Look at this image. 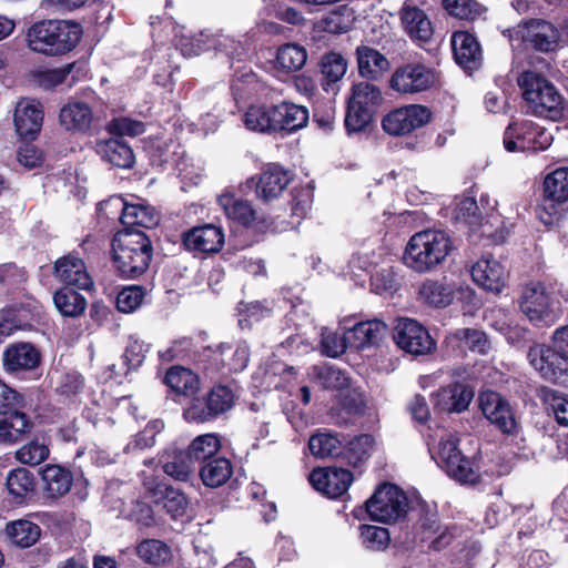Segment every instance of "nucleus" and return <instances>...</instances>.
I'll list each match as a JSON object with an SVG mask.
<instances>
[{
    "mask_svg": "<svg viewBox=\"0 0 568 568\" xmlns=\"http://www.w3.org/2000/svg\"><path fill=\"white\" fill-rule=\"evenodd\" d=\"M453 248V239L446 231L423 230L408 240L403 262L416 273H429L446 262Z\"/></svg>",
    "mask_w": 568,
    "mask_h": 568,
    "instance_id": "f257e3e1",
    "label": "nucleus"
},
{
    "mask_svg": "<svg viewBox=\"0 0 568 568\" xmlns=\"http://www.w3.org/2000/svg\"><path fill=\"white\" fill-rule=\"evenodd\" d=\"M242 121L247 130L258 133L295 131L307 123L308 110L288 102L252 104L243 113Z\"/></svg>",
    "mask_w": 568,
    "mask_h": 568,
    "instance_id": "f03ea898",
    "label": "nucleus"
},
{
    "mask_svg": "<svg viewBox=\"0 0 568 568\" xmlns=\"http://www.w3.org/2000/svg\"><path fill=\"white\" fill-rule=\"evenodd\" d=\"M113 263L120 276L136 278L145 273L152 260L153 247L142 231L118 232L112 241Z\"/></svg>",
    "mask_w": 568,
    "mask_h": 568,
    "instance_id": "7ed1b4c3",
    "label": "nucleus"
},
{
    "mask_svg": "<svg viewBox=\"0 0 568 568\" xmlns=\"http://www.w3.org/2000/svg\"><path fill=\"white\" fill-rule=\"evenodd\" d=\"M82 37L80 24L64 20H43L27 33L29 48L45 55H60L73 50Z\"/></svg>",
    "mask_w": 568,
    "mask_h": 568,
    "instance_id": "20e7f679",
    "label": "nucleus"
},
{
    "mask_svg": "<svg viewBox=\"0 0 568 568\" xmlns=\"http://www.w3.org/2000/svg\"><path fill=\"white\" fill-rule=\"evenodd\" d=\"M518 84L532 114L551 120H558L565 115L564 97L545 77L534 71H526L518 78Z\"/></svg>",
    "mask_w": 568,
    "mask_h": 568,
    "instance_id": "39448f33",
    "label": "nucleus"
},
{
    "mask_svg": "<svg viewBox=\"0 0 568 568\" xmlns=\"http://www.w3.org/2000/svg\"><path fill=\"white\" fill-rule=\"evenodd\" d=\"M438 440L428 442L432 458L447 475L462 484H476L479 480L477 465L463 456L458 449V439L444 428L438 429Z\"/></svg>",
    "mask_w": 568,
    "mask_h": 568,
    "instance_id": "423d86ee",
    "label": "nucleus"
},
{
    "mask_svg": "<svg viewBox=\"0 0 568 568\" xmlns=\"http://www.w3.org/2000/svg\"><path fill=\"white\" fill-rule=\"evenodd\" d=\"M365 506L373 520L394 524L406 517L409 501L402 488L390 483H383L377 486Z\"/></svg>",
    "mask_w": 568,
    "mask_h": 568,
    "instance_id": "0eeeda50",
    "label": "nucleus"
},
{
    "mask_svg": "<svg viewBox=\"0 0 568 568\" xmlns=\"http://www.w3.org/2000/svg\"><path fill=\"white\" fill-rule=\"evenodd\" d=\"M552 141L551 132L526 119L513 121L504 133V146L508 152L544 151Z\"/></svg>",
    "mask_w": 568,
    "mask_h": 568,
    "instance_id": "6e6552de",
    "label": "nucleus"
},
{
    "mask_svg": "<svg viewBox=\"0 0 568 568\" xmlns=\"http://www.w3.org/2000/svg\"><path fill=\"white\" fill-rule=\"evenodd\" d=\"M519 306L523 314L537 326L554 324L560 313L559 302L541 283H530L524 288Z\"/></svg>",
    "mask_w": 568,
    "mask_h": 568,
    "instance_id": "1a4fd4ad",
    "label": "nucleus"
},
{
    "mask_svg": "<svg viewBox=\"0 0 568 568\" xmlns=\"http://www.w3.org/2000/svg\"><path fill=\"white\" fill-rule=\"evenodd\" d=\"M529 364L549 382L568 386V364L556 352L555 345H532L527 354Z\"/></svg>",
    "mask_w": 568,
    "mask_h": 568,
    "instance_id": "9d476101",
    "label": "nucleus"
},
{
    "mask_svg": "<svg viewBox=\"0 0 568 568\" xmlns=\"http://www.w3.org/2000/svg\"><path fill=\"white\" fill-rule=\"evenodd\" d=\"M483 415L506 435L518 433L519 424L510 404L497 392L484 390L478 396Z\"/></svg>",
    "mask_w": 568,
    "mask_h": 568,
    "instance_id": "9b49d317",
    "label": "nucleus"
},
{
    "mask_svg": "<svg viewBox=\"0 0 568 568\" xmlns=\"http://www.w3.org/2000/svg\"><path fill=\"white\" fill-rule=\"evenodd\" d=\"M393 338L400 349L415 356L429 354L436 346L428 331L417 321L410 318L397 321Z\"/></svg>",
    "mask_w": 568,
    "mask_h": 568,
    "instance_id": "f8f14e48",
    "label": "nucleus"
},
{
    "mask_svg": "<svg viewBox=\"0 0 568 568\" xmlns=\"http://www.w3.org/2000/svg\"><path fill=\"white\" fill-rule=\"evenodd\" d=\"M430 119L429 110L419 104L395 109L382 120V126L390 135H405L422 128Z\"/></svg>",
    "mask_w": 568,
    "mask_h": 568,
    "instance_id": "ddd939ff",
    "label": "nucleus"
},
{
    "mask_svg": "<svg viewBox=\"0 0 568 568\" xmlns=\"http://www.w3.org/2000/svg\"><path fill=\"white\" fill-rule=\"evenodd\" d=\"M436 80L432 69L422 63H407L394 71L389 84L399 93H418L429 89Z\"/></svg>",
    "mask_w": 568,
    "mask_h": 568,
    "instance_id": "4468645a",
    "label": "nucleus"
},
{
    "mask_svg": "<svg viewBox=\"0 0 568 568\" xmlns=\"http://www.w3.org/2000/svg\"><path fill=\"white\" fill-rule=\"evenodd\" d=\"M217 203L229 220L257 232L275 231L267 219L257 215L248 201L224 193L217 197Z\"/></svg>",
    "mask_w": 568,
    "mask_h": 568,
    "instance_id": "2eb2a0df",
    "label": "nucleus"
},
{
    "mask_svg": "<svg viewBox=\"0 0 568 568\" xmlns=\"http://www.w3.org/2000/svg\"><path fill=\"white\" fill-rule=\"evenodd\" d=\"M354 480L353 473L343 467L315 468L310 474L312 486L329 498L344 495Z\"/></svg>",
    "mask_w": 568,
    "mask_h": 568,
    "instance_id": "dca6fc26",
    "label": "nucleus"
},
{
    "mask_svg": "<svg viewBox=\"0 0 568 568\" xmlns=\"http://www.w3.org/2000/svg\"><path fill=\"white\" fill-rule=\"evenodd\" d=\"M470 274L478 286L494 293H500L508 278L505 266L489 254L483 255L471 265Z\"/></svg>",
    "mask_w": 568,
    "mask_h": 568,
    "instance_id": "f3484780",
    "label": "nucleus"
},
{
    "mask_svg": "<svg viewBox=\"0 0 568 568\" xmlns=\"http://www.w3.org/2000/svg\"><path fill=\"white\" fill-rule=\"evenodd\" d=\"M516 33L524 42L541 52L555 50L560 37L554 24L541 19L525 21L517 27Z\"/></svg>",
    "mask_w": 568,
    "mask_h": 568,
    "instance_id": "a211bd4d",
    "label": "nucleus"
},
{
    "mask_svg": "<svg viewBox=\"0 0 568 568\" xmlns=\"http://www.w3.org/2000/svg\"><path fill=\"white\" fill-rule=\"evenodd\" d=\"M53 274L67 287L74 286L85 291L93 287L87 265L78 254L69 253L58 258L53 265Z\"/></svg>",
    "mask_w": 568,
    "mask_h": 568,
    "instance_id": "6ab92c4d",
    "label": "nucleus"
},
{
    "mask_svg": "<svg viewBox=\"0 0 568 568\" xmlns=\"http://www.w3.org/2000/svg\"><path fill=\"white\" fill-rule=\"evenodd\" d=\"M182 242L192 252L217 253L224 245V232L213 224L194 226L183 234Z\"/></svg>",
    "mask_w": 568,
    "mask_h": 568,
    "instance_id": "aec40b11",
    "label": "nucleus"
},
{
    "mask_svg": "<svg viewBox=\"0 0 568 568\" xmlns=\"http://www.w3.org/2000/svg\"><path fill=\"white\" fill-rule=\"evenodd\" d=\"M474 397V390L464 383H453L433 395L434 408L440 413H462Z\"/></svg>",
    "mask_w": 568,
    "mask_h": 568,
    "instance_id": "412c9836",
    "label": "nucleus"
},
{
    "mask_svg": "<svg viewBox=\"0 0 568 568\" xmlns=\"http://www.w3.org/2000/svg\"><path fill=\"white\" fill-rule=\"evenodd\" d=\"M104 205L114 207L120 212V221L123 225L131 227L143 226L151 229L160 221L159 213L146 204H128L121 197H114Z\"/></svg>",
    "mask_w": 568,
    "mask_h": 568,
    "instance_id": "4be33fe9",
    "label": "nucleus"
},
{
    "mask_svg": "<svg viewBox=\"0 0 568 568\" xmlns=\"http://www.w3.org/2000/svg\"><path fill=\"white\" fill-rule=\"evenodd\" d=\"M383 102L382 91L376 84L357 83V132L375 122Z\"/></svg>",
    "mask_w": 568,
    "mask_h": 568,
    "instance_id": "5701e85b",
    "label": "nucleus"
},
{
    "mask_svg": "<svg viewBox=\"0 0 568 568\" xmlns=\"http://www.w3.org/2000/svg\"><path fill=\"white\" fill-rule=\"evenodd\" d=\"M40 362V352L30 343L11 344L2 355L3 368L9 374L32 371L39 366Z\"/></svg>",
    "mask_w": 568,
    "mask_h": 568,
    "instance_id": "b1692460",
    "label": "nucleus"
},
{
    "mask_svg": "<svg viewBox=\"0 0 568 568\" xmlns=\"http://www.w3.org/2000/svg\"><path fill=\"white\" fill-rule=\"evenodd\" d=\"M452 48L456 62L466 71L480 67L483 53L477 39L467 31H456L452 37Z\"/></svg>",
    "mask_w": 568,
    "mask_h": 568,
    "instance_id": "393cba45",
    "label": "nucleus"
},
{
    "mask_svg": "<svg viewBox=\"0 0 568 568\" xmlns=\"http://www.w3.org/2000/svg\"><path fill=\"white\" fill-rule=\"evenodd\" d=\"M400 22L405 32L414 42L425 43L430 40L434 33L427 14L410 1H406L400 9Z\"/></svg>",
    "mask_w": 568,
    "mask_h": 568,
    "instance_id": "a878e982",
    "label": "nucleus"
},
{
    "mask_svg": "<svg viewBox=\"0 0 568 568\" xmlns=\"http://www.w3.org/2000/svg\"><path fill=\"white\" fill-rule=\"evenodd\" d=\"M43 110L36 100H21L14 110L16 131L21 138H33L41 130Z\"/></svg>",
    "mask_w": 568,
    "mask_h": 568,
    "instance_id": "bb28decb",
    "label": "nucleus"
},
{
    "mask_svg": "<svg viewBox=\"0 0 568 568\" xmlns=\"http://www.w3.org/2000/svg\"><path fill=\"white\" fill-rule=\"evenodd\" d=\"M10 412H0V442L17 443L30 433L32 422L20 408H9Z\"/></svg>",
    "mask_w": 568,
    "mask_h": 568,
    "instance_id": "cd10ccee",
    "label": "nucleus"
},
{
    "mask_svg": "<svg viewBox=\"0 0 568 568\" xmlns=\"http://www.w3.org/2000/svg\"><path fill=\"white\" fill-rule=\"evenodd\" d=\"M446 343L459 353L470 351L484 355L490 349V343L486 334L476 328L455 329L447 335Z\"/></svg>",
    "mask_w": 568,
    "mask_h": 568,
    "instance_id": "c85d7f7f",
    "label": "nucleus"
},
{
    "mask_svg": "<svg viewBox=\"0 0 568 568\" xmlns=\"http://www.w3.org/2000/svg\"><path fill=\"white\" fill-rule=\"evenodd\" d=\"M288 183V173L280 165L271 164L260 175L256 194L265 202L274 200L281 195Z\"/></svg>",
    "mask_w": 568,
    "mask_h": 568,
    "instance_id": "c756f323",
    "label": "nucleus"
},
{
    "mask_svg": "<svg viewBox=\"0 0 568 568\" xmlns=\"http://www.w3.org/2000/svg\"><path fill=\"white\" fill-rule=\"evenodd\" d=\"M60 123L68 131H88L95 116L92 108L82 101H70L60 111Z\"/></svg>",
    "mask_w": 568,
    "mask_h": 568,
    "instance_id": "7c9ffc66",
    "label": "nucleus"
},
{
    "mask_svg": "<svg viewBox=\"0 0 568 568\" xmlns=\"http://www.w3.org/2000/svg\"><path fill=\"white\" fill-rule=\"evenodd\" d=\"M41 479L45 496L52 499L69 493L73 483L72 474L59 465H47L42 469Z\"/></svg>",
    "mask_w": 568,
    "mask_h": 568,
    "instance_id": "2f4dec72",
    "label": "nucleus"
},
{
    "mask_svg": "<svg viewBox=\"0 0 568 568\" xmlns=\"http://www.w3.org/2000/svg\"><path fill=\"white\" fill-rule=\"evenodd\" d=\"M97 152L103 161L120 169H130L134 164V154L131 146L120 139L99 141Z\"/></svg>",
    "mask_w": 568,
    "mask_h": 568,
    "instance_id": "473e14b6",
    "label": "nucleus"
},
{
    "mask_svg": "<svg viewBox=\"0 0 568 568\" xmlns=\"http://www.w3.org/2000/svg\"><path fill=\"white\" fill-rule=\"evenodd\" d=\"M308 447L312 455L326 458H345L352 464L354 452L352 448H345L342 440L332 434L320 433L313 435L308 440Z\"/></svg>",
    "mask_w": 568,
    "mask_h": 568,
    "instance_id": "72a5a7b5",
    "label": "nucleus"
},
{
    "mask_svg": "<svg viewBox=\"0 0 568 568\" xmlns=\"http://www.w3.org/2000/svg\"><path fill=\"white\" fill-rule=\"evenodd\" d=\"M149 352V345L139 339L129 342L123 355L119 361L110 366L112 375L118 378L126 376L131 371L142 365L145 354Z\"/></svg>",
    "mask_w": 568,
    "mask_h": 568,
    "instance_id": "f704fd0d",
    "label": "nucleus"
},
{
    "mask_svg": "<svg viewBox=\"0 0 568 568\" xmlns=\"http://www.w3.org/2000/svg\"><path fill=\"white\" fill-rule=\"evenodd\" d=\"M51 383L54 392L65 398L77 397L85 386L83 375L75 369H54Z\"/></svg>",
    "mask_w": 568,
    "mask_h": 568,
    "instance_id": "c9c22d12",
    "label": "nucleus"
},
{
    "mask_svg": "<svg viewBox=\"0 0 568 568\" xmlns=\"http://www.w3.org/2000/svg\"><path fill=\"white\" fill-rule=\"evenodd\" d=\"M388 68V60L379 51L367 47L357 49V70L362 77L377 80Z\"/></svg>",
    "mask_w": 568,
    "mask_h": 568,
    "instance_id": "e433bc0d",
    "label": "nucleus"
},
{
    "mask_svg": "<svg viewBox=\"0 0 568 568\" xmlns=\"http://www.w3.org/2000/svg\"><path fill=\"white\" fill-rule=\"evenodd\" d=\"M514 226L511 216L500 214L490 215L485 222L478 219L477 225L470 227L479 236L491 239L494 243H503Z\"/></svg>",
    "mask_w": 568,
    "mask_h": 568,
    "instance_id": "4c0bfd02",
    "label": "nucleus"
},
{
    "mask_svg": "<svg viewBox=\"0 0 568 568\" xmlns=\"http://www.w3.org/2000/svg\"><path fill=\"white\" fill-rule=\"evenodd\" d=\"M232 474V464L224 457L206 460L200 469V477L203 484L211 488L224 485L231 478Z\"/></svg>",
    "mask_w": 568,
    "mask_h": 568,
    "instance_id": "58836bf2",
    "label": "nucleus"
},
{
    "mask_svg": "<svg viewBox=\"0 0 568 568\" xmlns=\"http://www.w3.org/2000/svg\"><path fill=\"white\" fill-rule=\"evenodd\" d=\"M138 557L145 564L160 566L172 560V549L160 539H144L136 546Z\"/></svg>",
    "mask_w": 568,
    "mask_h": 568,
    "instance_id": "ea45409f",
    "label": "nucleus"
},
{
    "mask_svg": "<svg viewBox=\"0 0 568 568\" xmlns=\"http://www.w3.org/2000/svg\"><path fill=\"white\" fill-rule=\"evenodd\" d=\"M6 534L12 544L28 548L39 540L41 529L30 520L19 519L7 525Z\"/></svg>",
    "mask_w": 568,
    "mask_h": 568,
    "instance_id": "a19ab883",
    "label": "nucleus"
},
{
    "mask_svg": "<svg viewBox=\"0 0 568 568\" xmlns=\"http://www.w3.org/2000/svg\"><path fill=\"white\" fill-rule=\"evenodd\" d=\"M53 302L58 311L69 317H78L87 308L84 296L70 287L58 290L53 295Z\"/></svg>",
    "mask_w": 568,
    "mask_h": 568,
    "instance_id": "79ce46f5",
    "label": "nucleus"
},
{
    "mask_svg": "<svg viewBox=\"0 0 568 568\" xmlns=\"http://www.w3.org/2000/svg\"><path fill=\"white\" fill-rule=\"evenodd\" d=\"M419 295L433 306L445 307L454 298V286L442 281L426 280L419 288Z\"/></svg>",
    "mask_w": 568,
    "mask_h": 568,
    "instance_id": "37998d69",
    "label": "nucleus"
},
{
    "mask_svg": "<svg viewBox=\"0 0 568 568\" xmlns=\"http://www.w3.org/2000/svg\"><path fill=\"white\" fill-rule=\"evenodd\" d=\"M386 333L387 326L379 320L357 322V351L378 346Z\"/></svg>",
    "mask_w": 568,
    "mask_h": 568,
    "instance_id": "c03bdc74",
    "label": "nucleus"
},
{
    "mask_svg": "<svg viewBox=\"0 0 568 568\" xmlns=\"http://www.w3.org/2000/svg\"><path fill=\"white\" fill-rule=\"evenodd\" d=\"M311 374L324 388L338 389L339 396L343 390L351 385V378L339 368L329 365H315L312 367Z\"/></svg>",
    "mask_w": 568,
    "mask_h": 568,
    "instance_id": "a18cd8bd",
    "label": "nucleus"
},
{
    "mask_svg": "<svg viewBox=\"0 0 568 568\" xmlns=\"http://www.w3.org/2000/svg\"><path fill=\"white\" fill-rule=\"evenodd\" d=\"M306 50L297 44L287 43L278 48L275 65L284 72H295L306 63Z\"/></svg>",
    "mask_w": 568,
    "mask_h": 568,
    "instance_id": "49530a36",
    "label": "nucleus"
},
{
    "mask_svg": "<svg viewBox=\"0 0 568 568\" xmlns=\"http://www.w3.org/2000/svg\"><path fill=\"white\" fill-rule=\"evenodd\" d=\"M423 541H428L429 547L439 550L450 544L453 532L448 527H444L438 523L437 516L426 517L422 523Z\"/></svg>",
    "mask_w": 568,
    "mask_h": 568,
    "instance_id": "de8ad7c7",
    "label": "nucleus"
},
{
    "mask_svg": "<svg viewBox=\"0 0 568 568\" xmlns=\"http://www.w3.org/2000/svg\"><path fill=\"white\" fill-rule=\"evenodd\" d=\"M343 332H332L328 329H323L321 347L322 353L328 357H337L342 355L347 347V338L345 336L346 333H354L355 325H349L348 320H344L342 323Z\"/></svg>",
    "mask_w": 568,
    "mask_h": 568,
    "instance_id": "09e8293b",
    "label": "nucleus"
},
{
    "mask_svg": "<svg viewBox=\"0 0 568 568\" xmlns=\"http://www.w3.org/2000/svg\"><path fill=\"white\" fill-rule=\"evenodd\" d=\"M165 384L178 394L191 395L197 389V376L187 368L174 366L165 374Z\"/></svg>",
    "mask_w": 568,
    "mask_h": 568,
    "instance_id": "8fccbe9b",
    "label": "nucleus"
},
{
    "mask_svg": "<svg viewBox=\"0 0 568 568\" xmlns=\"http://www.w3.org/2000/svg\"><path fill=\"white\" fill-rule=\"evenodd\" d=\"M7 489L17 499H24L34 490V477L26 468H16L7 475Z\"/></svg>",
    "mask_w": 568,
    "mask_h": 568,
    "instance_id": "3c124183",
    "label": "nucleus"
},
{
    "mask_svg": "<svg viewBox=\"0 0 568 568\" xmlns=\"http://www.w3.org/2000/svg\"><path fill=\"white\" fill-rule=\"evenodd\" d=\"M545 196L555 202L568 200V168H559L549 173L544 181Z\"/></svg>",
    "mask_w": 568,
    "mask_h": 568,
    "instance_id": "603ef678",
    "label": "nucleus"
},
{
    "mask_svg": "<svg viewBox=\"0 0 568 568\" xmlns=\"http://www.w3.org/2000/svg\"><path fill=\"white\" fill-rule=\"evenodd\" d=\"M346 61L341 54L334 52L325 54L321 60V74L324 81V90L327 91L329 85L342 80L346 73Z\"/></svg>",
    "mask_w": 568,
    "mask_h": 568,
    "instance_id": "864d4df0",
    "label": "nucleus"
},
{
    "mask_svg": "<svg viewBox=\"0 0 568 568\" xmlns=\"http://www.w3.org/2000/svg\"><path fill=\"white\" fill-rule=\"evenodd\" d=\"M221 442L215 434H204L197 436L189 446L187 454L193 460H211L220 450Z\"/></svg>",
    "mask_w": 568,
    "mask_h": 568,
    "instance_id": "5fc2aeb1",
    "label": "nucleus"
},
{
    "mask_svg": "<svg viewBox=\"0 0 568 568\" xmlns=\"http://www.w3.org/2000/svg\"><path fill=\"white\" fill-rule=\"evenodd\" d=\"M206 39L209 40L207 43L211 44L207 45V50L223 52L230 59L241 60L245 55L244 45L222 32L206 31Z\"/></svg>",
    "mask_w": 568,
    "mask_h": 568,
    "instance_id": "6e6d98bb",
    "label": "nucleus"
},
{
    "mask_svg": "<svg viewBox=\"0 0 568 568\" xmlns=\"http://www.w3.org/2000/svg\"><path fill=\"white\" fill-rule=\"evenodd\" d=\"M163 471L179 481H189L193 477V459L186 452H175L172 459L163 465Z\"/></svg>",
    "mask_w": 568,
    "mask_h": 568,
    "instance_id": "4d7b16f0",
    "label": "nucleus"
},
{
    "mask_svg": "<svg viewBox=\"0 0 568 568\" xmlns=\"http://www.w3.org/2000/svg\"><path fill=\"white\" fill-rule=\"evenodd\" d=\"M161 505L172 519H179L186 514L189 503L183 493L173 487H165Z\"/></svg>",
    "mask_w": 568,
    "mask_h": 568,
    "instance_id": "13d9d810",
    "label": "nucleus"
},
{
    "mask_svg": "<svg viewBox=\"0 0 568 568\" xmlns=\"http://www.w3.org/2000/svg\"><path fill=\"white\" fill-rule=\"evenodd\" d=\"M261 88V82L257 75L248 69L243 68L233 77L231 89L235 95L244 98L253 93H257Z\"/></svg>",
    "mask_w": 568,
    "mask_h": 568,
    "instance_id": "bf43d9fd",
    "label": "nucleus"
},
{
    "mask_svg": "<svg viewBox=\"0 0 568 568\" xmlns=\"http://www.w3.org/2000/svg\"><path fill=\"white\" fill-rule=\"evenodd\" d=\"M454 217L458 222L467 223L470 227L477 225L478 222V205L471 196H456L453 202Z\"/></svg>",
    "mask_w": 568,
    "mask_h": 568,
    "instance_id": "052dcab7",
    "label": "nucleus"
},
{
    "mask_svg": "<svg viewBox=\"0 0 568 568\" xmlns=\"http://www.w3.org/2000/svg\"><path fill=\"white\" fill-rule=\"evenodd\" d=\"M361 538L363 545L369 550H384L390 541L388 529L378 526H361Z\"/></svg>",
    "mask_w": 568,
    "mask_h": 568,
    "instance_id": "680f3d73",
    "label": "nucleus"
},
{
    "mask_svg": "<svg viewBox=\"0 0 568 568\" xmlns=\"http://www.w3.org/2000/svg\"><path fill=\"white\" fill-rule=\"evenodd\" d=\"M49 453V447L44 443L32 440L19 448L16 456L21 464L36 466L44 462Z\"/></svg>",
    "mask_w": 568,
    "mask_h": 568,
    "instance_id": "e2e57ef3",
    "label": "nucleus"
},
{
    "mask_svg": "<svg viewBox=\"0 0 568 568\" xmlns=\"http://www.w3.org/2000/svg\"><path fill=\"white\" fill-rule=\"evenodd\" d=\"M206 397L214 418L227 412L234 403L233 392L223 385L213 387Z\"/></svg>",
    "mask_w": 568,
    "mask_h": 568,
    "instance_id": "0e129e2a",
    "label": "nucleus"
},
{
    "mask_svg": "<svg viewBox=\"0 0 568 568\" xmlns=\"http://www.w3.org/2000/svg\"><path fill=\"white\" fill-rule=\"evenodd\" d=\"M106 130L115 135L138 136L145 131L143 122L126 116L113 118L108 124Z\"/></svg>",
    "mask_w": 568,
    "mask_h": 568,
    "instance_id": "69168bd1",
    "label": "nucleus"
},
{
    "mask_svg": "<svg viewBox=\"0 0 568 568\" xmlns=\"http://www.w3.org/2000/svg\"><path fill=\"white\" fill-rule=\"evenodd\" d=\"M445 10L459 19L471 20L480 14V7L475 0H443Z\"/></svg>",
    "mask_w": 568,
    "mask_h": 568,
    "instance_id": "338daca9",
    "label": "nucleus"
},
{
    "mask_svg": "<svg viewBox=\"0 0 568 568\" xmlns=\"http://www.w3.org/2000/svg\"><path fill=\"white\" fill-rule=\"evenodd\" d=\"M144 293L140 286L124 287L116 296V307L122 313L135 311L142 303Z\"/></svg>",
    "mask_w": 568,
    "mask_h": 568,
    "instance_id": "774afa93",
    "label": "nucleus"
}]
</instances>
